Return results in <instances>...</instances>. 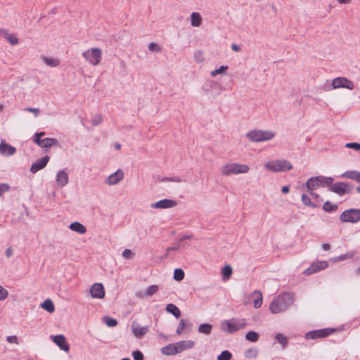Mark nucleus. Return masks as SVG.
I'll list each match as a JSON object with an SVG mask.
<instances>
[{"label": "nucleus", "instance_id": "nucleus-15", "mask_svg": "<svg viewBox=\"0 0 360 360\" xmlns=\"http://www.w3.org/2000/svg\"><path fill=\"white\" fill-rule=\"evenodd\" d=\"M49 160V156L45 155L40 159H38L36 162L32 163L30 167V172L33 174L37 173L38 171L44 168Z\"/></svg>", "mask_w": 360, "mask_h": 360}, {"label": "nucleus", "instance_id": "nucleus-51", "mask_svg": "<svg viewBox=\"0 0 360 360\" xmlns=\"http://www.w3.org/2000/svg\"><path fill=\"white\" fill-rule=\"evenodd\" d=\"M122 256L125 258V259H130L131 258V257L134 255V253L131 252V250L129 249H125L123 252H122Z\"/></svg>", "mask_w": 360, "mask_h": 360}, {"label": "nucleus", "instance_id": "nucleus-40", "mask_svg": "<svg viewBox=\"0 0 360 360\" xmlns=\"http://www.w3.org/2000/svg\"><path fill=\"white\" fill-rule=\"evenodd\" d=\"M302 201L303 204L307 207H316V205L311 202L310 198L308 195H307L306 194H302Z\"/></svg>", "mask_w": 360, "mask_h": 360}, {"label": "nucleus", "instance_id": "nucleus-39", "mask_svg": "<svg viewBox=\"0 0 360 360\" xmlns=\"http://www.w3.org/2000/svg\"><path fill=\"white\" fill-rule=\"evenodd\" d=\"M184 271L181 269H175L174 271V279L176 281H181L184 278Z\"/></svg>", "mask_w": 360, "mask_h": 360}, {"label": "nucleus", "instance_id": "nucleus-29", "mask_svg": "<svg viewBox=\"0 0 360 360\" xmlns=\"http://www.w3.org/2000/svg\"><path fill=\"white\" fill-rule=\"evenodd\" d=\"M41 307L49 313H52L55 310L54 304L53 302L47 299L41 304Z\"/></svg>", "mask_w": 360, "mask_h": 360}, {"label": "nucleus", "instance_id": "nucleus-17", "mask_svg": "<svg viewBox=\"0 0 360 360\" xmlns=\"http://www.w3.org/2000/svg\"><path fill=\"white\" fill-rule=\"evenodd\" d=\"M327 266L328 262L326 261H319L312 264L308 269L305 270L304 273L307 275H311L321 270L325 269Z\"/></svg>", "mask_w": 360, "mask_h": 360}, {"label": "nucleus", "instance_id": "nucleus-2", "mask_svg": "<svg viewBox=\"0 0 360 360\" xmlns=\"http://www.w3.org/2000/svg\"><path fill=\"white\" fill-rule=\"evenodd\" d=\"M334 179L332 177H325L323 176H317L309 178L306 182L307 190H314L321 186H330Z\"/></svg>", "mask_w": 360, "mask_h": 360}, {"label": "nucleus", "instance_id": "nucleus-54", "mask_svg": "<svg viewBox=\"0 0 360 360\" xmlns=\"http://www.w3.org/2000/svg\"><path fill=\"white\" fill-rule=\"evenodd\" d=\"M6 340L10 343H15L18 344V338L15 335H10L8 336L6 338Z\"/></svg>", "mask_w": 360, "mask_h": 360}, {"label": "nucleus", "instance_id": "nucleus-58", "mask_svg": "<svg viewBox=\"0 0 360 360\" xmlns=\"http://www.w3.org/2000/svg\"><path fill=\"white\" fill-rule=\"evenodd\" d=\"M314 190H307V191L310 194V195L314 198V199H318L319 198V195L318 193H314L313 192Z\"/></svg>", "mask_w": 360, "mask_h": 360}, {"label": "nucleus", "instance_id": "nucleus-5", "mask_svg": "<svg viewBox=\"0 0 360 360\" xmlns=\"http://www.w3.org/2000/svg\"><path fill=\"white\" fill-rule=\"evenodd\" d=\"M250 168L246 165L243 164H229L224 165L221 172L224 176H229L231 174H245L249 171Z\"/></svg>", "mask_w": 360, "mask_h": 360}, {"label": "nucleus", "instance_id": "nucleus-8", "mask_svg": "<svg viewBox=\"0 0 360 360\" xmlns=\"http://www.w3.org/2000/svg\"><path fill=\"white\" fill-rule=\"evenodd\" d=\"M342 222L357 223L360 221V209L351 208L342 212L340 216Z\"/></svg>", "mask_w": 360, "mask_h": 360}, {"label": "nucleus", "instance_id": "nucleus-61", "mask_svg": "<svg viewBox=\"0 0 360 360\" xmlns=\"http://www.w3.org/2000/svg\"><path fill=\"white\" fill-rule=\"evenodd\" d=\"M231 49L232 50L235 51H239L240 50V48L238 45L237 44H233L231 45Z\"/></svg>", "mask_w": 360, "mask_h": 360}, {"label": "nucleus", "instance_id": "nucleus-41", "mask_svg": "<svg viewBox=\"0 0 360 360\" xmlns=\"http://www.w3.org/2000/svg\"><path fill=\"white\" fill-rule=\"evenodd\" d=\"M231 357V353L228 350H224L217 356V360H230Z\"/></svg>", "mask_w": 360, "mask_h": 360}, {"label": "nucleus", "instance_id": "nucleus-53", "mask_svg": "<svg viewBox=\"0 0 360 360\" xmlns=\"http://www.w3.org/2000/svg\"><path fill=\"white\" fill-rule=\"evenodd\" d=\"M24 110L30 112H33L36 117L39 115V112H40L39 108H29V107L25 108L24 109Z\"/></svg>", "mask_w": 360, "mask_h": 360}, {"label": "nucleus", "instance_id": "nucleus-57", "mask_svg": "<svg viewBox=\"0 0 360 360\" xmlns=\"http://www.w3.org/2000/svg\"><path fill=\"white\" fill-rule=\"evenodd\" d=\"M165 180L173 181V182H181V179L179 176H174L172 178H165Z\"/></svg>", "mask_w": 360, "mask_h": 360}, {"label": "nucleus", "instance_id": "nucleus-37", "mask_svg": "<svg viewBox=\"0 0 360 360\" xmlns=\"http://www.w3.org/2000/svg\"><path fill=\"white\" fill-rule=\"evenodd\" d=\"M159 290V287L157 285H152L148 287L144 295L146 297H150L155 294Z\"/></svg>", "mask_w": 360, "mask_h": 360}, {"label": "nucleus", "instance_id": "nucleus-49", "mask_svg": "<svg viewBox=\"0 0 360 360\" xmlns=\"http://www.w3.org/2000/svg\"><path fill=\"white\" fill-rule=\"evenodd\" d=\"M345 147L347 148H352L355 150L360 151V143H346Z\"/></svg>", "mask_w": 360, "mask_h": 360}, {"label": "nucleus", "instance_id": "nucleus-23", "mask_svg": "<svg viewBox=\"0 0 360 360\" xmlns=\"http://www.w3.org/2000/svg\"><path fill=\"white\" fill-rule=\"evenodd\" d=\"M161 352L165 355L171 356L178 354V350L175 344H169L161 349Z\"/></svg>", "mask_w": 360, "mask_h": 360}, {"label": "nucleus", "instance_id": "nucleus-25", "mask_svg": "<svg viewBox=\"0 0 360 360\" xmlns=\"http://www.w3.org/2000/svg\"><path fill=\"white\" fill-rule=\"evenodd\" d=\"M70 229L72 231L77 232L80 234H84L86 232V227L83 224L77 221H75L70 224Z\"/></svg>", "mask_w": 360, "mask_h": 360}, {"label": "nucleus", "instance_id": "nucleus-59", "mask_svg": "<svg viewBox=\"0 0 360 360\" xmlns=\"http://www.w3.org/2000/svg\"><path fill=\"white\" fill-rule=\"evenodd\" d=\"M5 254H6V256L7 257H10L12 255V254H13V250H12L11 248H8L6 250Z\"/></svg>", "mask_w": 360, "mask_h": 360}, {"label": "nucleus", "instance_id": "nucleus-6", "mask_svg": "<svg viewBox=\"0 0 360 360\" xmlns=\"http://www.w3.org/2000/svg\"><path fill=\"white\" fill-rule=\"evenodd\" d=\"M82 56L92 65H98L102 58V51L99 48H91L82 53Z\"/></svg>", "mask_w": 360, "mask_h": 360}, {"label": "nucleus", "instance_id": "nucleus-62", "mask_svg": "<svg viewBox=\"0 0 360 360\" xmlns=\"http://www.w3.org/2000/svg\"><path fill=\"white\" fill-rule=\"evenodd\" d=\"M281 192L283 193H288L289 192V186H284L281 188Z\"/></svg>", "mask_w": 360, "mask_h": 360}, {"label": "nucleus", "instance_id": "nucleus-43", "mask_svg": "<svg viewBox=\"0 0 360 360\" xmlns=\"http://www.w3.org/2000/svg\"><path fill=\"white\" fill-rule=\"evenodd\" d=\"M103 319L108 327H115L117 325V321L115 319L105 316Z\"/></svg>", "mask_w": 360, "mask_h": 360}, {"label": "nucleus", "instance_id": "nucleus-31", "mask_svg": "<svg viewBox=\"0 0 360 360\" xmlns=\"http://www.w3.org/2000/svg\"><path fill=\"white\" fill-rule=\"evenodd\" d=\"M232 268L230 265H225L222 269L221 274L224 280H228L232 274Z\"/></svg>", "mask_w": 360, "mask_h": 360}, {"label": "nucleus", "instance_id": "nucleus-14", "mask_svg": "<svg viewBox=\"0 0 360 360\" xmlns=\"http://www.w3.org/2000/svg\"><path fill=\"white\" fill-rule=\"evenodd\" d=\"M51 338L53 342L62 350L68 352L70 349V346L66 342V339L63 335H51Z\"/></svg>", "mask_w": 360, "mask_h": 360}, {"label": "nucleus", "instance_id": "nucleus-21", "mask_svg": "<svg viewBox=\"0 0 360 360\" xmlns=\"http://www.w3.org/2000/svg\"><path fill=\"white\" fill-rule=\"evenodd\" d=\"M68 174L65 170H60L57 173L56 181L58 186L63 187L68 184Z\"/></svg>", "mask_w": 360, "mask_h": 360}, {"label": "nucleus", "instance_id": "nucleus-9", "mask_svg": "<svg viewBox=\"0 0 360 360\" xmlns=\"http://www.w3.org/2000/svg\"><path fill=\"white\" fill-rule=\"evenodd\" d=\"M335 330L336 329L334 328H326L319 330H313L306 333L305 338L307 340L324 338L335 332Z\"/></svg>", "mask_w": 360, "mask_h": 360}, {"label": "nucleus", "instance_id": "nucleus-20", "mask_svg": "<svg viewBox=\"0 0 360 360\" xmlns=\"http://www.w3.org/2000/svg\"><path fill=\"white\" fill-rule=\"evenodd\" d=\"M16 152V148L4 141H1L0 143V153L3 155L11 156Z\"/></svg>", "mask_w": 360, "mask_h": 360}, {"label": "nucleus", "instance_id": "nucleus-12", "mask_svg": "<svg viewBox=\"0 0 360 360\" xmlns=\"http://www.w3.org/2000/svg\"><path fill=\"white\" fill-rule=\"evenodd\" d=\"M149 331V326H142L136 321H134L131 323V332L137 338H141Z\"/></svg>", "mask_w": 360, "mask_h": 360}, {"label": "nucleus", "instance_id": "nucleus-48", "mask_svg": "<svg viewBox=\"0 0 360 360\" xmlns=\"http://www.w3.org/2000/svg\"><path fill=\"white\" fill-rule=\"evenodd\" d=\"M148 49L151 51L160 52L162 51L161 47L154 42H151L148 44Z\"/></svg>", "mask_w": 360, "mask_h": 360}, {"label": "nucleus", "instance_id": "nucleus-47", "mask_svg": "<svg viewBox=\"0 0 360 360\" xmlns=\"http://www.w3.org/2000/svg\"><path fill=\"white\" fill-rule=\"evenodd\" d=\"M132 356L134 360H143L144 356L143 353L139 350H136L132 352Z\"/></svg>", "mask_w": 360, "mask_h": 360}, {"label": "nucleus", "instance_id": "nucleus-30", "mask_svg": "<svg viewBox=\"0 0 360 360\" xmlns=\"http://www.w3.org/2000/svg\"><path fill=\"white\" fill-rule=\"evenodd\" d=\"M253 295H257L256 298L254 300V307L255 309H259L262 304V295L260 291L257 290H255Z\"/></svg>", "mask_w": 360, "mask_h": 360}, {"label": "nucleus", "instance_id": "nucleus-7", "mask_svg": "<svg viewBox=\"0 0 360 360\" xmlns=\"http://www.w3.org/2000/svg\"><path fill=\"white\" fill-rule=\"evenodd\" d=\"M265 167L272 172H286L292 168V165L287 160L270 161L265 164Z\"/></svg>", "mask_w": 360, "mask_h": 360}, {"label": "nucleus", "instance_id": "nucleus-56", "mask_svg": "<svg viewBox=\"0 0 360 360\" xmlns=\"http://www.w3.org/2000/svg\"><path fill=\"white\" fill-rule=\"evenodd\" d=\"M352 257V255H350L349 253H347V254H345V255H341L338 257V261H343L347 258H350Z\"/></svg>", "mask_w": 360, "mask_h": 360}, {"label": "nucleus", "instance_id": "nucleus-38", "mask_svg": "<svg viewBox=\"0 0 360 360\" xmlns=\"http://www.w3.org/2000/svg\"><path fill=\"white\" fill-rule=\"evenodd\" d=\"M338 209L337 205H333L330 201H326L323 205V210L327 212L335 211Z\"/></svg>", "mask_w": 360, "mask_h": 360}, {"label": "nucleus", "instance_id": "nucleus-22", "mask_svg": "<svg viewBox=\"0 0 360 360\" xmlns=\"http://www.w3.org/2000/svg\"><path fill=\"white\" fill-rule=\"evenodd\" d=\"M176 348L178 350V353L182 352L183 351L193 348L195 343L192 340H182L175 343Z\"/></svg>", "mask_w": 360, "mask_h": 360}, {"label": "nucleus", "instance_id": "nucleus-60", "mask_svg": "<svg viewBox=\"0 0 360 360\" xmlns=\"http://www.w3.org/2000/svg\"><path fill=\"white\" fill-rule=\"evenodd\" d=\"M179 245H174V246H172V247H169V248H167V252H169L171 250H179Z\"/></svg>", "mask_w": 360, "mask_h": 360}, {"label": "nucleus", "instance_id": "nucleus-19", "mask_svg": "<svg viewBox=\"0 0 360 360\" xmlns=\"http://www.w3.org/2000/svg\"><path fill=\"white\" fill-rule=\"evenodd\" d=\"M343 178L349 179L360 184V172L355 170L347 171L341 175ZM356 191L360 193V186L356 187Z\"/></svg>", "mask_w": 360, "mask_h": 360}, {"label": "nucleus", "instance_id": "nucleus-32", "mask_svg": "<svg viewBox=\"0 0 360 360\" xmlns=\"http://www.w3.org/2000/svg\"><path fill=\"white\" fill-rule=\"evenodd\" d=\"M258 350L255 348H250L245 351L244 356L247 359H255L257 356Z\"/></svg>", "mask_w": 360, "mask_h": 360}, {"label": "nucleus", "instance_id": "nucleus-18", "mask_svg": "<svg viewBox=\"0 0 360 360\" xmlns=\"http://www.w3.org/2000/svg\"><path fill=\"white\" fill-rule=\"evenodd\" d=\"M124 178V172L122 169H119L114 173L108 176L106 184L112 186L118 184Z\"/></svg>", "mask_w": 360, "mask_h": 360}, {"label": "nucleus", "instance_id": "nucleus-55", "mask_svg": "<svg viewBox=\"0 0 360 360\" xmlns=\"http://www.w3.org/2000/svg\"><path fill=\"white\" fill-rule=\"evenodd\" d=\"M42 139L39 136H35V134L33 137V142L37 145L41 147Z\"/></svg>", "mask_w": 360, "mask_h": 360}, {"label": "nucleus", "instance_id": "nucleus-13", "mask_svg": "<svg viewBox=\"0 0 360 360\" xmlns=\"http://www.w3.org/2000/svg\"><path fill=\"white\" fill-rule=\"evenodd\" d=\"M91 296L93 298L103 299L105 297V290L102 283H96L90 289Z\"/></svg>", "mask_w": 360, "mask_h": 360}, {"label": "nucleus", "instance_id": "nucleus-11", "mask_svg": "<svg viewBox=\"0 0 360 360\" xmlns=\"http://www.w3.org/2000/svg\"><path fill=\"white\" fill-rule=\"evenodd\" d=\"M331 85L333 89L345 88L352 90L354 88L353 82L343 77L333 79Z\"/></svg>", "mask_w": 360, "mask_h": 360}, {"label": "nucleus", "instance_id": "nucleus-35", "mask_svg": "<svg viewBox=\"0 0 360 360\" xmlns=\"http://www.w3.org/2000/svg\"><path fill=\"white\" fill-rule=\"evenodd\" d=\"M4 37L8 40V41L13 46L16 45L19 42V39L18 37H16L13 34H10L6 32V33L4 34Z\"/></svg>", "mask_w": 360, "mask_h": 360}, {"label": "nucleus", "instance_id": "nucleus-46", "mask_svg": "<svg viewBox=\"0 0 360 360\" xmlns=\"http://www.w3.org/2000/svg\"><path fill=\"white\" fill-rule=\"evenodd\" d=\"M8 297V291L0 285V301L6 300Z\"/></svg>", "mask_w": 360, "mask_h": 360}, {"label": "nucleus", "instance_id": "nucleus-26", "mask_svg": "<svg viewBox=\"0 0 360 360\" xmlns=\"http://www.w3.org/2000/svg\"><path fill=\"white\" fill-rule=\"evenodd\" d=\"M166 311L172 314L176 318H179L181 316V311L174 304H168L166 306Z\"/></svg>", "mask_w": 360, "mask_h": 360}, {"label": "nucleus", "instance_id": "nucleus-33", "mask_svg": "<svg viewBox=\"0 0 360 360\" xmlns=\"http://www.w3.org/2000/svg\"><path fill=\"white\" fill-rule=\"evenodd\" d=\"M42 59L45 62V63L50 67H56L60 63L59 60L55 59L53 58H49L44 56L42 58Z\"/></svg>", "mask_w": 360, "mask_h": 360}, {"label": "nucleus", "instance_id": "nucleus-10", "mask_svg": "<svg viewBox=\"0 0 360 360\" xmlns=\"http://www.w3.org/2000/svg\"><path fill=\"white\" fill-rule=\"evenodd\" d=\"M329 190L338 195L342 196L346 193H351L353 191V186L345 182H337L334 184H331Z\"/></svg>", "mask_w": 360, "mask_h": 360}, {"label": "nucleus", "instance_id": "nucleus-64", "mask_svg": "<svg viewBox=\"0 0 360 360\" xmlns=\"http://www.w3.org/2000/svg\"><path fill=\"white\" fill-rule=\"evenodd\" d=\"M338 1L340 4H349L352 1V0H338Z\"/></svg>", "mask_w": 360, "mask_h": 360}, {"label": "nucleus", "instance_id": "nucleus-45", "mask_svg": "<svg viewBox=\"0 0 360 360\" xmlns=\"http://www.w3.org/2000/svg\"><path fill=\"white\" fill-rule=\"evenodd\" d=\"M227 69H228L227 65H221L218 69H216V70H213L212 72H211V75L212 77H216L217 75L223 73Z\"/></svg>", "mask_w": 360, "mask_h": 360}, {"label": "nucleus", "instance_id": "nucleus-1", "mask_svg": "<svg viewBox=\"0 0 360 360\" xmlns=\"http://www.w3.org/2000/svg\"><path fill=\"white\" fill-rule=\"evenodd\" d=\"M293 301L294 297L291 293L282 292L270 304V311L273 314L283 312L292 304Z\"/></svg>", "mask_w": 360, "mask_h": 360}, {"label": "nucleus", "instance_id": "nucleus-50", "mask_svg": "<svg viewBox=\"0 0 360 360\" xmlns=\"http://www.w3.org/2000/svg\"><path fill=\"white\" fill-rule=\"evenodd\" d=\"M10 186L8 184H0V196L5 192L8 191Z\"/></svg>", "mask_w": 360, "mask_h": 360}, {"label": "nucleus", "instance_id": "nucleus-63", "mask_svg": "<svg viewBox=\"0 0 360 360\" xmlns=\"http://www.w3.org/2000/svg\"><path fill=\"white\" fill-rule=\"evenodd\" d=\"M322 248L323 250H328L330 248V245L328 243H323L322 245Z\"/></svg>", "mask_w": 360, "mask_h": 360}, {"label": "nucleus", "instance_id": "nucleus-44", "mask_svg": "<svg viewBox=\"0 0 360 360\" xmlns=\"http://www.w3.org/2000/svg\"><path fill=\"white\" fill-rule=\"evenodd\" d=\"M103 122V117L100 114H97L94 116L91 120V124L94 126H98V124H101Z\"/></svg>", "mask_w": 360, "mask_h": 360}, {"label": "nucleus", "instance_id": "nucleus-27", "mask_svg": "<svg viewBox=\"0 0 360 360\" xmlns=\"http://www.w3.org/2000/svg\"><path fill=\"white\" fill-rule=\"evenodd\" d=\"M191 25L193 27H199L202 23V18L199 13L193 12L191 15Z\"/></svg>", "mask_w": 360, "mask_h": 360}, {"label": "nucleus", "instance_id": "nucleus-16", "mask_svg": "<svg viewBox=\"0 0 360 360\" xmlns=\"http://www.w3.org/2000/svg\"><path fill=\"white\" fill-rule=\"evenodd\" d=\"M177 202L171 199H162L151 205L152 208L155 209H167L175 207Z\"/></svg>", "mask_w": 360, "mask_h": 360}, {"label": "nucleus", "instance_id": "nucleus-4", "mask_svg": "<svg viewBox=\"0 0 360 360\" xmlns=\"http://www.w3.org/2000/svg\"><path fill=\"white\" fill-rule=\"evenodd\" d=\"M246 136L253 142H262L271 140L275 133L271 131L252 130L247 133Z\"/></svg>", "mask_w": 360, "mask_h": 360}, {"label": "nucleus", "instance_id": "nucleus-34", "mask_svg": "<svg viewBox=\"0 0 360 360\" xmlns=\"http://www.w3.org/2000/svg\"><path fill=\"white\" fill-rule=\"evenodd\" d=\"M245 339L252 342H255L259 340V334L255 331H249L245 334Z\"/></svg>", "mask_w": 360, "mask_h": 360}, {"label": "nucleus", "instance_id": "nucleus-36", "mask_svg": "<svg viewBox=\"0 0 360 360\" xmlns=\"http://www.w3.org/2000/svg\"><path fill=\"white\" fill-rule=\"evenodd\" d=\"M188 323H189L188 320L181 319L179 326L176 328V333L178 335H181L183 333L184 330L186 328V327L188 326Z\"/></svg>", "mask_w": 360, "mask_h": 360}, {"label": "nucleus", "instance_id": "nucleus-28", "mask_svg": "<svg viewBox=\"0 0 360 360\" xmlns=\"http://www.w3.org/2000/svg\"><path fill=\"white\" fill-rule=\"evenodd\" d=\"M212 326L210 323H202L198 326V331L200 333L210 335L212 332Z\"/></svg>", "mask_w": 360, "mask_h": 360}, {"label": "nucleus", "instance_id": "nucleus-42", "mask_svg": "<svg viewBox=\"0 0 360 360\" xmlns=\"http://www.w3.org/2000/svg\"><path fill=\"white\" fill-rule=\"evenodd\" d=\"M275 338L277 341L281 344L283 347L286 346L288 344V340L285 336H284L282 333H277L275 336Z\"/></svg>", "mask_w": 360, "mask_h": 360}, {"label": "nucleus", "instance_id": "nucleus-24", "mask_svg": "<svg viewBox=\"0 0 360 360\" xmlns=\"http://www.w3.org/2000/svg\"><path fill=\"white\" fill-rule=\"evenodd\" d=\"M60 142L53 138H45L42 139L41 148H45L51 146H59Z\"/></svg>", "mask_w": 360, "mask_h": 360}, {"label": "nucleus", "instance_id": "nucleus-52", "mask_svg": "<svg viewBox=\"0 0 360 360\" xmlns=\"http://www.w3.org/2000/svg\"><path fill=\"white\" fill-rule=\"evenodd\" d=\"M194 58L198 63L202 62L204 58L202 56V53L201 51H197L194 54Z\"/></svg>", "mask_w": 360, "mask_h": 360}, {"label": "nucleus", "instance_id": "nucleus-3", "mask_svg": "<svg viewBox=\"0 0 360 360\" xmlns=\"http://www.w3.org/2000/svg\"><path fill=\"white\" fill-rule=\"evenodd\" d=\"M247 325L246 321L244 319H231L226 320L221 323V329L227 333H233L242 328H244Z\"/></svg>", "mask_w": 360, "mask_h": 360}]
</instances>
